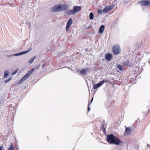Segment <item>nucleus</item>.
<instances>
[{
    "mask_svg": "<svg viewBox=\"0 0 150 150\" xmlns=\"http://www.w3.org/2000/svg\"><path fill=\"white\" fill-rule=\"evenodd\" d=\"M147 146H150V145H149V144H147Z\"/></svg>",
    "mask_w": 150,
    "mask_h": 150,
    "instance_id": "nucleus-32",
    "label": "nucleus"
},
{
    "mask_svg": "<svg viewBox=\"0 0 150 150\" xmlns=\"http://www.w3.org/2000/svg\"><path fill=\"white\" fill-rule=\"evenodd\" d=\"M105 28V26L103 25H101L99 28V31L100 34H102Z\"/></svg>",
    "mask_w": 150,
    "mask_h": 150,
    "instance_id": "nucleus-14",
    "label": "nucleus"
},
{
    "mask_svg": "<svg viewBox=\"0 0 150 150\" xmlns=\"http://www.w3.org/2000/svg\"><path fill=\"white\" fill-rule=\"evenodd\" d=\"M88 69H86V70L82 69L80 72L79 73L83 75H86L87 74V72H88Z\"/></svg>",
    "mask_w": 150,
    "mask_h": 150,
    "instance_id": "nucleus-13",
    "label": "nucleus"
},
{
    "mask_svg": "<svg viewBox=\"0 0 150 150\" xmlns=\"http://www.w3.org/2000/svg\"><path fill=\"white\" fill-rule=\"evenodd\" d=\"M72 23V19L71 18H70L68 21L67 23V24L66 25V26L70 27Z\"/></svg>",
    "mask_w": 150,
    "mask_h": 150,
    "instance_id": "nucleus-16",
    "label": "nucleus"
},
{
    "mask_svg": "<svg viewBox=\"0 0 150 150\" xmlns=\"http://www.w3.org/2000/svg\"><path fill=\"white\" fill-rule=\"evenodd\" d=\"M14 149V147L13 145L11 144V146L8 149V150H13Z\"/></svg>",
    "mask_w": 150,
    "mask_h": 150,
    "instance_id": "nucleus-21",
    "label": "nucleus"
},
{
    "mask_svg": "<svg viewBox=\"0 0 150 150\" xmlns=\"http://www.w3.org/2000/svg\"><path fill=\"white\" fill-rule=\"evenodd\" d=\"M93 97L92 98L91 101L90 102H88V106H90V105L91 103H92V102L93 101Z\"/></svg>",
    "mask_w": 150,
    "mask_h": 150,
    "instance_id": "nucleus-24",
    "label": "nucleus"
},
{
    "mask_svg": "<svg viewBox=\"0 0 150 150\" xmlns=\"http://www.w3.org/2000/svg\"><path fill=\"white\" fill-rule=\"evenodd\" d=\"M11 79V78H10V79H8L6 80H5V83H7Z\"/></svg>",
    "mask_w": 150,
    "mask_h": 150,
    "instance_id": "nucleus-26",
    "label": "nucleus"
},
{
    "mask_svg": "<svg viewBox=\"0 0 150 150\" xmlns=\"http://www.w3.org/2000/svg\"><path fill=\"white\" fill-rule=\"evenodd\" d=\"M106 140L109 144H115L116 145H119L121 142L120 139L112 134L107 136Z\"/></svg>",
    "mask_w": 150,
    "mask_h": 150,
    "instance_id": "nucleus-1",
    "label": "nucleus"
},
{
    "mask_svg": "<svg viewBox=\"0 0 150 150\" xmlns=\"http://www.w3.org/2000/svg\"><path fill=\"white\" fill-rule=\"evenodd\" d=\"M8 73L9 72L8 71H5L4 74L3 76L4 78H6L7 77L8 75Z\"/></svg>",
    "mask_w": 150,
    "mask_h": 150,
    "instance_id": "nucleus-19",
    "label": "nucleus"
},
{
    "mask_svg": "<svg viewBox=\"0 0 150 150\" xmlns=\"http://www.w3.org/2000/svg\"><path fill=\"white\" fill-rule=\"evenodd\" d=\"M70 27L66 26V30L67 32H68L69 31V28Z\"/></svg>",
    "mask_w": 150,
    "mask_h": 150,
    "instance_id": "nucleus-25",
    "label": "nucleus"
},
{
    "mask_svg": "<svg viewBox=\"0 0 150 150\" xmlns=\"http://www.w3.org/2000/svg\"><path fill=\"white\" fill-rule=\"evenodd\" d=\"M31 47L29 48L28 49V50L26 51H28L27 52V53L30 51V50H31Z\"/></svg>",
    "mask_w": 150,
    "mask_h": 150,
    "instance_id": "nucleus-28",
    "label": "nucleus"
},
{
    "mask_svg": "<svg viewBox=\"0 0 150 150\" xmlns=\"http://www.w3.org/2000/svg\"><path fill=\"white\" fill-rule=\"evenodd\" d=\"M18 71L17 70H16L14 72H13L12 73V74L13 75L16 74Z\"/></svg>",
    "mask_w": 150,
    "mask_h": 150,
    "instance_id": "nucleus-27",
    "label": "nucleus"
},
{
    "mask_svg": "<svg viewBox=\"0 0 150 150\" xmlns=\"http://www.w3.org/2000/svg\"><path fill=\"white\" fill-rule=\"evenodd\" d=\"M93 18V13L91 12L89 14V18L90 20H92Z\"/></svg>",
    "mask_w": 150,
    "mask_h": 150,
    "instance_id": "nucleus-20",
    "label": "nucleus"
},
{
    "mask_svg": "<svg viewBox=\"0 0 150 150\" xmlns=\"http://www.w3.org/2000/svg\"><path fill=\"white\" fill-rule=\"evenodd\" d=\"M36 56H35L33 58L31 59L28 62L30 64H32L34 61V60L36 59Z\"/></svg>",
    "mask_w": 150,
    "mask_h": 150,
    "instance_id": "nucleus-17",
    "label": "nucleus"
},
{
    "mask_svg": "<svg viewBox=\"0 0 150 150\" xmlns=\"http://www.w3.org/2000/svg\"><path fill=\"white\" fill-rule=\"evenodd\" d=\"M105 59L108 61L111 60L112 58V55L110 53H107L105 56Z\"/></svg>",
    "mask_w": 150,
    "mask_h": 150,
    "instance_id": "nucleus-12",
    "label": "nucleus"
},
{
    "mask_svg": "<svg viewBox=\"0 0 150 150\" xmlns=\"http://www.w3.org/2000/svg\"><path fill=\"white\" fill-rule=\"evenodd\" d=\"M59 6L61 8H60L61 11L66 10L69 7L68 5L65 4H60Z\"/></svg>",
    "mask_w": 150,
    "mask_h": 150,
    "instance_id": "nucleus-9",
    "label": "nucleus"
},
{
    "mask_svg": "<svg viewBox=\"0 0 150 150\" xmlns=\"http://www.w3.org/2000/svg\"><path fill=\"white\" fill-rule=\"evenodd\" d=\"M117 68L118 69L122 71L123 70V68L120 65H118L117 66Z\"/></svg>",
    "mask_w": 150,
    "mask_h": 150,
    "instance_id": "nucleus-22",
    "label": "nucleus"
},
{
    "mask_svg": "<svg viewBox=\"0 0 150 150\" xmlns=\"http://www.w3.org/2000/svg\"><path fill=\"white\" fill-rule=\"evenodd\" d=\"M60 7L59 4L57 5H56L53 7L51 8V11L52 12H57L61 11Z\"/></svg>",
    "mask_w": 150,
    "mask_h": 150,
    "instance_id": "nucleus-6",
    "label": "nucleus"
},
{
    "mask_svg": "<svg viewBox=\"0 0 150 150\" xmlns=\"http://www.w3.org/2000/svg\"><path fill=\"white\" fill-rule=\"evenodd\" d=\"M129 61L128 60L124 61L122 62V64L124 66H127L129 65Z\"/></svg>",
    "mask_w": 150,
    "mask_h": 150,
    "instance_id": "nucleus-18",
    "label": "nucleus"
},
{
    "mask_svg": "<svg viewBox=\"0 0 150 150\" xmlns=\"http://www.w3.org/2000/svg\"><path fill=\"white\" fill-rule=\"evenodd\" d=\"M34 69H33L30 71L28 72L27 73L25 76L21 79L18 82L19 84H21L27 78H28L32 74L33 72Z\"/></svg>",
    "mask_w": 150,
    "mask_h": 150,
    "instance_id": "nucleus-3",
    "label": "nucleus"
},
{
    "mask_svg": "<svg viewBox=\"0 0 150 150\" xmlns=\"http://www.w3.org/2000/svg\"><path fill=\"white\" fill-rule=\"evenodd\" d=\"M102 11H102V10L98 9V14H101L102 13Z\"/></svg>",
    "mask_w": 150,
    "mask_h": 150,
    "instance_id": "nucleus-23",
    "label": "nucleus"
},
{
    "mask_svg": "<svg viewBox=\"0 0 150 150\" xmlns=\"http://www.w3.org/2000/svg\"><path fill=\"white\" fill-rule=\"evenodd\" d=\"M90 108L89 107V106H88V112H89L90 110Z\"/></svg>",
    "mask_w": 150,
    "mask_h": 150,
    "instance_id": "nucleus-30",
    "label": "nucleus"
},
{
    "mask_svg": "<svg viewBox=\"0 0 150 150\" xmlns=\"http://www.w3.org/2000/svg\"><path fill=\"white\" fill-rule=\"evenodd\" d=\"M81 8V6H74L73 7V9L67 11V14L70 15L74 14L76 12L80 11Z\"/></svg>",
    "mask_w": 150,
    "mask_h": 150,
    "instance_id": "nucleus-2",
    "label": "nucleus"
},
{
    "mask_svg": "<svg viewBox=\"0 0 150 150\" xmlns=\"http://www.w3.org/2000/svg\"><path fill=\"white\" fill-rule=\"evenodd\" d=\"M108 80L107 79H104L102 81L94 85L93 86V89L95 90L98 88L99 87L103 85L104 83L106 82Z\"/></svg>",
    "mask_w": 150,
    "mask_h": 150,
    "instance_id": "nucleus-5",
    "label": "nucleus"
},
{
    "mask_svg": "<svg viewBox=\"0 0 150 150\" xmlns=\"http://www.w3.org/2000/svg\"><path fill=\"white\" fill-rule=\"evenodd\" d=\"M45 63H44L43 64V65L42 66V67L44 68V66L45 65Z\"/></svg>",
    "mask_w": 150,
    "mask_h": 150,
    "instance_id": "nucleus-31",
    "label": "nucleus"
},
{
    "mask_svg": "<svg viewBox=\"0 0 150 150\" xmlns=\"http://www.w3.org/2000/svg\"><path fill=\"white\" fill-rule=\"evenodd\" d=\"M114 6V5H112L106 6L103 9V12L104 13H108L113 8Z\"/></svg>",
    "mask_w": 150,
    "mask_h": 150,
    "instance_id": "nucleus-7",
    "label": "nucleus"
},
{
    "mask_svg": "<svg viewBox=\"0 0 150 150\" xmlns=\"http://www.w3.org/2000/svg\"><path fill=\"white\" fill-rule=\"evenodd\" d=\"M113 52L114 55H117L120 52V49L119 45H116L112 47Z\"/></svg>",
    "mask_w": 150,
    "mask_h": 150,
    "instance_id": "nucleus-4",
    "label": "nucleus"
},
{
    "mask_svg": "<svg viewBox=\"0 0 150 150\" xmlns=\"http://www.w3.org/2000/svg\"><path fill=\"white\" fill-rule=\"evenodd\" d=\"M103 123L101 125V128L103 130V131L104 132H106V128L107 124L105 123V120H103L102 121Z\"/></svg>",
    "mask_w": 150,
    "mask_h": 150,
    "instance_id": "nucleus-10",
    "label": "nucleus"
},
{
    "mask_svg": "<svg viewBox=\"0 0 150 150\" xmlns=\"http://www.w3.org/2000/svg\"><path fill=\"white\" fill-rule=\"evenodd\" d=\"M139 3L144 6L150 5V1L149 0H142L139 1Z\"/></svg>",
    "mask_w": 150,
    "mask_h": 150,
    "instance_id": "nucleus-8",
    "label": "nucleus"
},
{
    "mask_svg": "<svg viewBox=\"0 0 150 150\" xmlns=\"http://www.w3.org/2000/svg\"><path fill=\"white\" fill-rule=\"evenodd\" d=\"M131 132V129L129 127H126L125 134L127 135L129 134Z\"/></svg>",
    "mask_w": 150,
    "mask_h": 150,
    "instance_id": "nucleus-15",
    "label": "nucleus"
},
{
    "mask_svg": "<svg viewBox=\"0 0 150 150\" xmlns=\"http://www.w3.org/2000/svg\"><path fill=\"white\" fill-rule=\"evenodd\" d=\"M0 150H4L3 146H0Z\"/></svg>",
    "mask_w": 150,
    "mask_h": 150,
    "instance_id": "nucleus-29",
    "label": "nucleus"
},
{
    "mask_svg": "<svg viewBox=\"0 0 150 150\" xmlns=\"http://www.w3.org/2000/svg\"><path fill=\"white\" fill-rule=\"evenodd\" d=\"M27 52L28 51H23V52H20V53H16V54H11V55H7V57H11L13 56H19V55H21L22 54H25L27 53Z\"/></svg>",
    "mask_w": 150,
    "mask_h": 150,
    "instance_id": "nucleus-11",
    "label": "nucleus"
}]
</instances>
